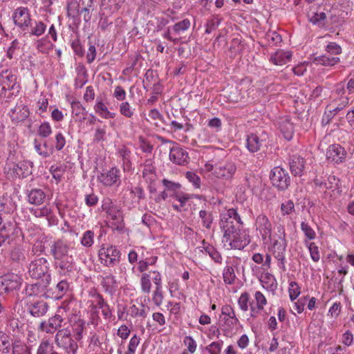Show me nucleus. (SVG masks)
Wrapping results in <instances>:
<instances>
[{"instance_id":"2f4dec72","label":"nucleus","mask_w":354,"mask_h":354,"mask_svg":"<svg viewBox=\"0 0 354 354\" xmlns=\"http://www.w3.org/2000/svg\"><path fill=\"white\" fill-rule=\"evenodd\" d=\"M12 354H31V348L20 339H15L11 347Z\"/></svg>"},{"instance_id":"bf43d9fd","label":"nucleus","mask_w":354,"mask_h":354,"mask_svg":"<svg viewBox=\"0 0 354 354\" xmlns=\"http://www.w3.org/2000/svg\"><path fill=\"white\" fill-rule=\"evenodd\" d=\"M163 298L164 297L162 288L156 287V290L153 292V295L152 297V301L154 303V304L157 306H160L162 303Z\"/></svg>"},{"instance_id":"603ef678","label":"nucleus","mask_w":354,"mask_h":354,"mask_svg":"<svg viewBox=\"0 0 354 354\" xmlns=\"http://www.w3.org/2000/svg\"><path fill=\"white\" fill-rule=\"evenodd\" d=\"M190 26V22L188 19H183V21L176 23L173 26V30L175 33L179 34L180 32L187 30Z\"/></svg>"},{"instance_id":"e433bc0d","label":"nucleus","mask_w":354,"mask_h":354,"mask_svg":"<svg viewBox=\"0 0 354 354\" xmlns=\"http://www.w3.org/2000/svg\"><path fill=\"white\" fill-rule=\"evenodd\" d=\"M118 153L122 158L124 170L127 171H130L132 168L131 162L130 160V150L124 147L118 151Z\"/></svg>"},{"instance_id":"5701e85b","label":"nucleus","mask_w":354,"mask_h":354,"mask_svg":"<svg viewBox=\"0 0 354 354\" xmlns=\"http://www.w3.org/2000/svg\"><path fill=\"white\" fill-rule=\"evenodd\" d=\"M142 178L148 184L155 183L157 178L156 173V168L153 165L151 160H147L144 164V169L142 171Z\"/></svg>"},{"instance_id":"c85d7f7f","label":"nucleus","mask_w":354,"mask_h":354,"mask_svg":"<svg viewBox=\"0 0 354 354\" xmlns=\"http://www.w3.org/2000/svg\"><path fill=\"white\" fill-rule=\"evenodd\" d=\"M15 339L4 331H0V352L8 354L11 351V347Z\"/></svg>"},{"instance_id":"aec40b11","label":"nucleus","mask_w":354,"mask_h":354,"mask_svg":"<svg viewBox=\"0 0 354 354\" xmlns=\"http://www.w3.org/2000/svg\"><path fill=\"white\" fill-rule=\"evenodd\" d=\"M18 86H20L17 84L15 75L9 73L0 77V91H5L6 89L14 91Z\"/></svg>"},{"instance_id":"3c124183","label":"nucleus","mask_w":354,"mask_h":354,"mask_svg":"<svg viewBox=\"0 0 354 354\" xmlns=\"http://www.w3.org/2000/svg\"><path fill=\"white\" fill-rule=\"evenodd\" d=\"M52 133L51 127L48 122H43L39 127L38 135L42 138H47Z\"/></svg>"},{"instance_id":"b1692460","label":"nucleus","mask_w":354,"mask_h":354,"mask_svg":"<svg viewBox=\"0 0 354 354\" xmlns=\"http://www.w3.org/2000/svg\"><path fill=\"white\" fill-rule=\"evenodd\" d=\"M291 57V52L278 50L270 56V60L275 65L282 66L290 62Z\"/></svg>"},{"instance_id":"a18cd8bd","label":"nucleus","mask_w":354,"mask_h":354,"mask_svg":"<svg viewBox=\"0 0 354 354\" xmlns=\"http://www.w3.org/2000/svg\"><path fill=\"white\" fill-rule=\"evenodd\" d=\"M289 296L291 301L295 300L300 295V287L295 281H291L288 288Z\"/></svg>"},{"instance_id":"473e14b6","label":"nucleus","mask_w":354,"mask_h":354,"mask_svg":"<svg viewBox=\"0 0 354 354\" xmlns=\"http://www.w3.org/2000/svg\"><path fill=\"white\" fill-rule=\"evenodd\" d=\"M71 326L75 339L76 340H80L82 338V333L85 327V322L80 317H75Z\"/></svg>"},{"instance_id":"de8ad7c7","label":"nucleus","mask_w":354,"mask_h":354,"mask_svg":"<svg viewBox=\"0 0 354 354\" xmlns=\"http://www.w3.org/2000/svg\"><path fill=\"white\" fill-rule=\"evenodd\" d=\"M94 233L91 230L86 231L81 239V243L83 246L91 247L93 243Z\"/></svg>"},{"instance_id":"6ab92c4d","label":"nucleus","mask_w":354,"mask_h":354,"mask_svg":"<svg viewBox=\"0 0 354 354\" xmlns=\"http://www.w3.org/2000/svg\"><path fill=\"white\" fill-rule=\"evenodd\" d=\"M120 170L116 167H112L106 173H102L97 179L106 186H111L120 180Z\"/></svg>"},{"instance_id":"c756f323","label":"nucleus","mask_w":354,"mask_h":354,"mask_svg":"<svg viewBox=\"0 0 354 354\" xmlns=\"http://www.w3.org/2000/svg\"><path fill=\"white\" fill-rule=\"evenodd\" d=\"M262 142L263 140H261L257 135L251 133L248 136L246 147L250 152L254 153L260 149Z\"/></svg>"},{"instance_id":"412c9836","label":"nucleus","mask_w":354,"mask_h":354,"mask_svg":"<svg viewBox=\"0 0 354 354\" xmlns=\"http://www.w3.org/2000/svg\"><path fill=\"white\" fill-rule=\"evenodd\" d=\"M256 223L259 225V230L261 233L263 239H266V236H271L272 225L268 217L264 214H260L256 219Z\"/></svg>"},{"instance_id":"09e8293b","label":"nucleus","mask_w":354,"mask_h":354,"mask_svg":"<svg viewBox=\"0 0 354 354\" xmlns=\"http://www.w3.org/2000/svg\"><path fill=\"white\" fill-rule=\"evenodd\" d=\"M326 19V14L325 12L315 13L310 19V21L315 24L323 26L324 23H322Z\"/></svg>"},{"instance_id":"4468645a","label":"nucleus","mask_w":354,"mask_h":354,"mask_svg":"<svg viewBox=\"0 0 354 354\" xmlns=\"http://www.w3.org/2000/svg\"><path fill=\"white\" fill-rule=\"evenodd\" d=\"M68 288V283L66 280H62L55 286H51L50 283L47 290V298L59 299L67 292Z\"/></svg>"},{"instance_id":"dca6fc26","label":"nucleus","mask_w":354,"mask_h":354,"mask_svg":"<svg viewBox=\"0 0 354 354\" xmlns=\"http://www.w3.org/2000/svg\"><path fill=\"white\" fill-rule=\"evenodd\" d=\"M29 113V109L27 106L17 104L14 109H10L9 115L12 122L19 123L28 118Z\"/></svg>"},{"instance_id":"393cba45","label":"nucleus","mask_w":354,"mask_h":354,"mask_svg":"<svg viewBox=\"0 0 354 354\" xmlns=\"http://www.w3.org/2000/svg\"><path fill=\"white\" fill-rule=\"evenodd\" d=\"M101 285L102 286L105 292L112 295L116 290L118 282L115 276H113L112 274H109L102 277Z\"/></svg>"},{"instance_id":"9b49d317","label":"nucleus","mask_w":354,"mask_h":354,"mask_svg":"<svg viewBox=\"0 0 354 354\" xmlns=\"http://www.w3.org/2000/svg\"><path fill=\"white\" fill-rule=\"evenodd\" d=\"M346 155L344 148L337 144L330 145L326 153L327 160L336 164L342 162L346 158Z\"/></svg>"},{"instance_id":"0eeeda50","label":"nucleus","mask_w":354,"mask_h":354,"mask_svg":"<svg viewBox=\"0 0 354 354\" xmlns=\"http://www.w3.org/2000/svg\"><path fill=\"white\" fill-rule=\"evenodd\" d=\"M283 236H279V239L274 240L272 246V251L274 257L280 262L279 267L283 270H286L285 266V252L287 245L286 241L285 239V234L283 232Z\"/></svg>"},{"instance_id":"58836bf2","label":"nucleus","mask_w":354,"mask_h":354,"mask_svg":"<svg viewBox=\"0 0 354 354\" xmlns=\"http://www.w3.org/2000/svg\"><path fill=\"white\" fill-rule=\"evenodd\" d=\"M97 306L102 310V313L105 319H109L111 317V311L109 304L104 301L102 295L97 294Z\"/></svg>"},{"instance_id":"6e6d98bb","label":"nucleus","mask_w":354,"mask_h":354,"mask_svg":"<svg viewBox=\"0 0 354 354\" xmlns=\"http://www.w3.org/2000/svg\"><path fill=\"white\" fill-rule=\"evenodd\" d=\"M185 176L188 179V180L194 185L195 187H200L201 178L196 173L192 171H187L185 174Z\"/></svg>"},{"instance_id":"052dcab7","label":"nucleus","mask_w":354,"mask_h":354,"mask_svg":"<svg viewBox=\"0 0 354 354\" xmlns=\"http://www.w3.org/2000/svg\"><path fill=\"white\" fill-rule=\"evenodd\" d=\"M140 338L136 335H134L130 339L127 354H134L137 346L140 343Z\"/></svg>"},{"instance_id":"cd10ccee","label":"nucleus","mask_w":354,"mask_h":354,"mask_svg":"<svg viewBox=\"0 0 354 354\" xmlns=\"http://www.w3.org/2000/svg\"><path fill=\"white\" fill-rule=\"evenodd\" d=\"M57 344L63 348L68 354H75L77 349V342L72 338H65L55 341Z\"/></svg>"},{"instance_id":"774afa93","label":"nucleus","mask_w":354,"mask_h":354,"mask_svg":"<svg viewBox=\"0 0 354 354\" xmlns=\"http://www.w3.org/2000/svg\"><path fill=\"white\" fill-rule=\"evenodd\" d=\"M254 296L257 301V308L259 310H263L264 306L267 304L265 296L260 291H257Z\"/></svg>"},{"instance_id":"2eb2a0df","label":"nucleus","mask_w":354,"mask_h":354,"mask_svg":"<svg viewBox=\"0 0 354 354\" xmlns=\"http://www.w3.org/2000/svg\"><path fill=\"white\" fill-rule=\"evenodd\" d=\"M236 171V166L234 163L227 162L223 165L216 167L214 174L217 178H222L225 180L232 178Z\"/></svg>"},{"instance_id":"13d9d810","label":"nucleus","mask_w":354,"mask_h":354,"mask_svg":"<svg viewBox=\"0 0 354 354\" xmlns=\"http://www.w3.org/2000/svg\"><path fill=\"white\" fill-rule=\"evenodd\" d=\"M301 230L304 232L305 236L310 240H313L315 238V232L311 228V227L305 222H302L301 224Z\"/></svg>"},{"instance_id":"c03bdc74","label":"nucleus","mask_w":354,"mask_h":354,"mask_svg":"<svg viewBox=\"0 0 354 354\" xmlns=\"http://www.w3.org/2000/svg\"><path fill=\"white\" fill-rule=\"evenodd\" d=\"M205 252L210 256V257L217 263H221L222 257L219 252L212 245H209L205 248Z\"/></svg>"},{"instance_id":"bb28decb","label":"nucleus","mask_w":354,"mask_h":354,"mask_svg":"<svg viewBox=\"0 0 354 354\" xmlns=\"http://www.w3.org/2000/svg\"><path fill=\"white\" fill-rule=\"evenodd\" d=\"M221 227L223 231V239L229 237L233 234L242 231V226L234 223V221H227L225 223H221Z\"/></svg>"},{"instance_id":"423d86ee","label":"nucleus","mask_w":354,"mask_h":354,"mask_svg":"<svg viewBox=\"0 0 354 354\" xmlns=\"http://www.w3.org/2000/svg\"><path fill=\"white\" fill-rule=\"evenodd\" d=\"M12 18L15 24L23 31L28 30L32 21L29 10L25 7L17 8L13 13Z\"/></svg>"},{"instance_id":"a878e982","label":"nucleus","mask_w":354,"mask_h":354,"mask_svg":"<svg viewBox=\"0 0 354 354\" xmlns=\"http://www.w3.org/2000/svg\"><path fill=\"white\" fill-rule=\"evenodd\" d=\"M45 198L46 194L41 189H32L28 194V201L35 205L42 204Z\"/></svg>"},{"instance_id":"338daca9","label":"nucleus","mask_w":354,"mask_h":354,"mask_svg":"<svg viewBox=\"0 0 354 354\" xmlns=\"http://www.w3.org/2000/svg\"><path fill=\"white\" fill-rule=\"evenodd\" d=\"M310 257L315 262L319 261L320 259L318 247L315 243H310L308 245Z\"/></svg>"},{"instance_id":"72a5a7b5","label":"nucleus","mask_w":354,"mask_h":354,"mask_svg":"<svg viewBox=\"0 0 354 354\" xmlns=\"http://www.w3.org/2000/svg\"><path fill=\"white\" fill-rule=\"evenodd\" d=\"M29 27H30L29 35L36 37L42 35L46 29V25L41 21H35L34 23L31 21Z\"/></svg>"},{"instance_id":"4d7b16f0","label":"nucleus","mask_w":354,"mask_h":354,"mask_svg":"<svg viewBox=\"0 0 354 354\" xmlns=\"http://www.w3.org/2000/svg\"><path fill=\"white\" fill-rule=\"evenodd\" d=\"M120 111L122 115L127 118H131L133 115V110L131 109L129 102H122L120 106Z\"/></svg>"},{"instance_id":"c9c22d12","label":"nucleus","mask_w":354,"mask_h":354,"mask_svg":"<svg viewBox=\"0 0 354 354\" xmlns=\"http://www.w3.org/2000/svg\"><path fill=\"white\" fill-rule=\"evenodd\" d=\"M314 60L317 64L323 66H334L339 62V58L338 57L324 55L315 57Z\"/></svg>"},{"instance_id":"f03ea898","label":"nucleus","mask_w":354,"mask_h":354,"mask_svg":"<svg viewBox=\"0 0 354 354\" xmlns=\"http://www.w3.org/2000/svg\"><path fill=\"white\" fill-rule=\"evenodd\" d=\"M270 179L272 185L280 191L286 190L291 181L288 171L281 167H275L271 170Z\"/></svg>"},{"instance_id":"39448f33","label":"nucleus","mask_w":354,"mask_h":354,"mask_svg":"<svg viewBox=\"0 0 354 354\" xmlns=\"http://www.w3.org/2000/svg\"><path fill=\"white\" fill-rule=\"evenodd\" d=\"M21 279L15 274H6L0 280V294L9 293L20 288Z\"/></svg>"},{"instance_id":"8fccbe9b","label":"nucleus","mask_w":354,"mask_h":354,"mask_svg":"<svg viewBox=\"0 0 354 354\" xmlns=\"http://www.w3.org/2000/svg\"><path fill=\"white\" fill-rule=\"evenodd\" d=\"M349 98L348 97H341L338 100H335L334 103H337V106H333V111L335 113H338L342 110L348 104Z\"/></svg>"},{"instance_id":"f8f14e48","label":"nucleus","mask_w":354,"mask_h":354,"mask_svg":"<svg viewBox=\"0 0 354 354\" xmlns=\"http://www.w3.org/2000/svg\"><path fill=\"white\" fill-rule=\"evenodd\" d=\"M169 159L174 163L178 165H186L189 162L188 152L178 145L170 149Z\"/></svg>"},{"instance_id":"7ed1b4c3","label":"nucleus","mask_w":354,"mask_h":354,"mask_svg":"<svg viewBox=\"0 0 354 354\" xmlns=\"http://www.w3.org/2000/svg\"><path fill=\"white\" fill-rule=\"evenodd\" d=\"M28 274L32 279L46 278L50 276L49 266L46 258L40 257L32 260L28 266Z\"/></svg>"},{"instance_id":"79ce46f5","label":"nucleus","mask_w":354,"mask_h":354,"mask_svg":"<svg viewBox=\"0 0 354 354\" xmlns=\"http://www.w3.org/2000/svg\"><path fill=\"white\" fill-rule=\"evenodd\" d=\"M315 185L321 188H324L325 189L335 188V186L337 185L336 178L335 176H329L326 181L315 179Z\"/></svg>"},{"instance_id":"ddd939ff","label":"nucleus","mask_w":354,"mask_h":354,"mask_svg":"<svg viewBox=\"0 0 354 354\" xmlns=\"http://www.w3.org/2000/svg\"><path fill=\"white\" fill-rule=\"evenodd\" d=\"M64 319L61 315L55 314L48 321H43L39 326V330L46 333L53 334L62 326Z\"/></svg>"},{"instance_id":"4c0bfd02","label":"nucleus","mask_w":354,"mask_h":354,"mask_svg":"<svg viewBox=\"0 0 354 354\" xmlns=\"http://www.w3.org/2000/svg\"><path fill=\"white\" fill-rule=\"evenodd\" d=\"M94 109L96 113L105 119L113 118L115 115L114 113H111L108 110L106 106L102 101L97 102Z\"/></svg>"},{"instance_id":"0e129e2a","label":"nucleus","mask_w":354,"mask_h":354,"mask_svg":"<svg viewBox=\"0 0 354 354\" xmlns=\"http://www.w3.org/2000/svg\"><path fill=\"white\" fill-rule=\"evenodd\" d=\"M71 48L77 55L80 57L84 55V50L78 38L73 40L71 42Z\"/></svg>"},{"instance_id":"69168bd1","label":"nucleus","mask_w":354,"mask_h":354,"mask_svg":"<svg viewBox=\"0 0 354 354\" xmlns=\"http://www.w3.org/2000/svg\"><path fill=\"white\" fill-rule=\"evenodd\" d=\"M66 145V139L63 134L60 132L55 136V148L57 151H61Z\"/></svg>"},{"instance_id":"20e7f679","label":"nucleus","mask_w":354,"mask_h":354,"mask_svg":"<svg viewBox=\"0 0 354 354\" xmlns=\"http://www.w3.org/2000/svg\"><path fill=\"white\" fill-rule=\"evenodd\" d=\"M223 241L229 243L230 249L241 250L250 244V238L248 233L242 230L229 237L224 238Z\"/></svg>"},{"instance_id":"f3484780","label":"nucleus","mask_w":354,"mask_h":354,"mask_svg":"<svg viewBox=\"0 0 354 354\" xmlns=\"http://www.w3.org/2000/svg\"><path fill=\"white\" fill-rule=\"evenodd\" d=\"M49 305L44 300L37 301L28 305V311L34 317H41L48 312Z\"/></svg>"},{"instance_id":"e2e57ef3","label":"nucleus","mask_w":354,"mask_h":354,"mask_svg":"<svg viewBox=\"0 0 354 354\" xmlns=\"http://www.w3.org/2000/svg\"><path fill=\"white\" fill-rule=\"evenodd\" d=\"M326 50L327 53L331 55H337L341 54L342 48L339 45L337 44L336 43L330 42L326 46Z\"/></svg>"},{"instance_id":"37998d69","label":"nucleus","mask_w":354,"mask_h":354,"mask_svg":"<svg viewBox=\"0 0 354 354\" xmlns=\"http://www.w3.org/2000/svg\"><path fill=\"white\" fill-rule=\"evenodd\" d=\"M223 278L225 283L232 285L235 282L236 274L232 266H226L223 272Z\"/></svg>"},{"instance_id":"680f3d73","label":"nucleus","mask_w":354,"mask_h":354,"mask_svg":"<svg viewBox=\"0 0 354 354\" xmlns=\"http://www.w3.org/2000/svg\"><path fill=\"white\" fill-rule=\"evenodd\" d=\"M281 210L283 215H288L291 214L295 210L294 203L289 200L282 203L281 205Z\"/></svg>"},{"instance_id":"f257e3e1","label":"nucleus","mask_w":354,"mask_h":354,"mask_svg":"<svg viewBox=\"0 0 354 354\" xmlns=\"http://www.w3.org/2000/svg\"><path fill=\"white\" fill-rule=\"evenodd\" d=\"M69 245L62 239L49 243V253L55 260V266L62 276H69L73 272L75 263L72 256L68 255Z\"/></svg>"},{"instance_id":"a19ab883","label":"nucleus","mask_w":354,"mask_h":354,"mask_svg":"<svg viewBox=\"0 0 354 354\" xmlns=\"http://www.w3.org/2000/svg\"><path fill=\"white\" fill-rule=\"evenodd\" d=\"M37 354H60L56 351L53 344L48 341H42L37 351Z\"/></svg>"},{"instance_id":"f704fd0d","label":"nucleus","mask_w":354,"mask_h":354,"mask_svg":"<svg viewBox=\"0 0 354 354\" xmlns=\"http://www.w3.org/2000/svg\"><path fill=\"white\" fill-rule=\"evenodd\" d=\"M198 215L203 226L206 229H210L214 221L212 212L207 209H201Z\"/></svg>"},{"instance_id":"a211bd4d","label":"nucleus","mask_w":354,"mask_h":354,"mask_svg":"<svg viewBox=\"0 0 354 354\" xmlns=\"http://www.w3.org/2000/svg\"><path fill=\"white\" fill-rule=\"evenodd\" d=\"M108 216L112 220V225L118 231H121L124 227L123 214L121 209L115 207L110 209L107 213Z\"/></svg>"},{"instance_id":"6e6552de","label":"nucleus","mask_w":354,"mask_h":354,"mask_svg":"<svg viewBox=\"0 0 354 354\" xmlns=\"http://www.w3.org/2000/svg\"><path fill=\"white\" fill-rule=\"evenodd\" d=\"M50 277L47 276L35 283L28 284L26 288V292L28 296L41 295L47 298V290L50 282Z\"/></svg>"},{"instance_id":"9d476101","label":"nucleus","mask_w":354,"mask_h":354,"mask_svg":"<svg viewBox=\"0 0 354 354\" xmlns=\"http://www.w3.org/2000/svg\"><path fill=\"white\" fill-rule=\"evenodd\" d=\"M32 162L24 160L18 163H12V167H9L10 175L15 178H26L32 174L31 168Z\"/></svg>"},{"instance_id":"864d4df0","label":"nucleus","mask_w":354,"mask_h":354,"mask_svg":"<svg viewBox=\"0 0 354 354\" xmlns=\"http://www.w3.org/2000/svg\"><path fill=\"white\" fill-rule=\"evenodd\" d=\"M151 281L148 274H143L141 277V288L145 293H149L151 290Z\"/></svg>"},{"instance_id":"5fc2aeb1","label":"nucleus","mask_w":354,"mask_h":354,"mask_svg":"<svg viewBox=\"0 0 354 354\" xmlns=\"http://www.w3.org/2000/svg\"><path fill=\"white\" fill-rule=\"evenodd\" d=\"M223 342H214L208 345L205 349L208 351L210 354H220Z\"/></svg>"},{"instance_id":"49530a36","label":"nucleus","mask_w":354,"mask_h":354,"mask_svg":"<svg viewBox=\"0 0 354 354\" xmlns=\"http://www.w3.org/2000/svg\"><path fill=\"white\" fill-rule=\"evenodd\" d=\"M250 295L247 292H243L238 299L239 308L243 311H247L249 307Z\"/></svg>"},{"instance_id":"ea45409f","label":"nucleus","mask_w":354,"mask_h":354,"mask_svg":"<svg viewBox=\"0 0 354 354\" xmlns=\"http://www.w3.org/2000/svg\"><path fill=\"white\" fill-rule=\"evenodd\" d=\"M19 90L20 86H18L14 91L7 89L5 91H0V103L4 104L11 102L12 99L18 96Z\"/></svg>"},{"instance_id":"4be33fe9","label":"nucleus","mask_w":354,"mask_h":354,"mask_svg":"<svg viewBox=\"0 0 354 354\" xmlns=\"http://www.w3.org/2000/svg\"><path fill=\"white\" fill-rule=\"evenodd\" d=\"M305 161L299 156L293 155L289 161L290 170L294 176H301L304 169Z\"/></svg>"},{"instance_id":"1a4fd4ad","label":"nucleus","mask_w":354,"mask_h":354,"mask_svg":"<svg viewBox=\"0 0 354 354\" xmlns=\"http://www.w3.org/2000/svg\"><path fill=\"white\" fill-rule=\"evenodd\" d=\"M121 253L115 246H110L106 250L102 248L99 250L100 260L104 261V264L106 266H114L120 261Z\"/></svg>"},{"instance_id":"7c9ffc66","label":"nucleus","mask_w":354,"mask_h":354,"mask_svg":"<svg viewBox=\"0 0 354 354\" xmlns=\"http://www.w3.org/2000/svg\"><path fill=\"white\" fill-rule=\"evenodd\" d=\"M279 128L285 139L287 140L292 139L294 133V125L288 118L283 120L280 122Z\"/></svg>"}]
</instances>
